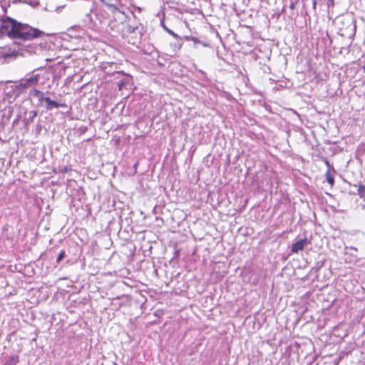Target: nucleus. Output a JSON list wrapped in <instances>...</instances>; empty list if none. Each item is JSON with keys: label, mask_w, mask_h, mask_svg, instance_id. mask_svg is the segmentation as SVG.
Returning a JSON list of instances; mask_svg holds the SVG:
<instances>
[{"label": "nucleus", "mask_w": 365, "mask_h": 365, "mask_svg": "<svg viewBox=\"0 0 365 365\" xmlns=\"http://www.w3.org/2000/svg\"><path fill=\"white\" fill-rule=\"evenodd\" d=\"M110 27H111V29H114V28H115V26H112L111 23L110 24Z\"/></svg>", "instance_id": "nucleus-19"}, {"label": "nucleus", "mask_w": 365, "mask_h": 365, "mask_svg": "<svg viewBox=\"0 0 365 365\" xmlns=\"http://www.w3.org/2000/svg\"><path fill=\"white\" fill-rule=\"evenodd\" d=\"M325 164L327 166V169L329 168H334L333 166H331L327 159H325Z\"/></svg>", "instance_id": "nucleus-12"}, {"label": "nucleus", "mask_w": 365, "mask_h": 365, "mask_svg": "<svg viewBox=\"0 0 365 365\" xmlns=\"http://www.w3.org/2000/svg\"><path fill=\"white\" fill-rule=\"evenodd\" d=\"M11 360L14 363H17L19 361V356H13L11 358Z\"/></svg>", "instance_id": "nucleus-13"}, {"label": "nucleus", "mask_w": 365, "mask_h": 365, "mask_svg": "<svg viewBox=\"0 0 365 365\" xmlns=\"http://www.w3.org/2000/svg\"><path fill=\"white\" fill-rule=\"evenodd\" d=\"M357 194L360 198L363 199L365 201V185L362 184H359L357 185Z\"/></svg>", "instance_id": "nucleus-6"}, {"label": "nucleus", "mask_w": 365, "mask_h": 365, "mask_svg": "<svg viewBox=\"0 0 365 365\" xmlns=\"http://www.w3.org/2000/svg\"><path fill=\"white\" fill-rule=\"evenodd\" d=\"M64 257H65V251L64 250H61V252L59 253L58 257H57L56 262L58 263H59Z\"/></svg>", "instance_id": "nucleus-8"}, {"label": "nucleus", "mask_w": 365, "mask_h": 365, "mask_svg": "<svg viewBox=\"0 0 365 365\" xmlns=\"http://www.w3.org/2000/svg\"><path fill=\"white\" fill-rule=\"evenodd\" d=\"M178 48L180 50L181 48V44H179Z\"/></svg>", "instance_id": "nucleus-21"}, {"label": "nucleus", "mask_w": 365, "mask_h": 365, "mask_svg": "<svg viewBox=\"0 0 365 365\" xmlns=\"http://www.w3.org/2000/svg\"><path fill=\"white\" fill-rule=\"evenodd\" d=\"M113 365H118V364H117V363L114 362V363H113Z\"/></svg>", "instance_id": "nucleus-22"}, {"label": "nucleus", "mask_w": 365, "mask_h": 365, "mask_svg": "<svg viewBox=\"0 0 365 365\" xmlns=\"http://www.w3.org/2000/svg\"><path fill=\"white\" fill-rule=\"evenodd\" d=\"M327 6L333 8L334 6V0H328Z\"/></svg>", "instance_id": "nucleus-9"}, {"label": "nucleus", "mask_w": 365, "mask_h": 365, "mask_svg": "<svg viewBox=\"0 0 365 365\" xmlns=\"http://www.w3.org/2000/svg\"><path fill=\"white\" fill-rule=\"evenodd\" d=\"M190 41H192L194 43H200V40L197 38V37H195V36H191L190 38Z\"/></svg>", "instance_id": "nucleus-10"}, {"label": "nucleus", "mask_w": 365, "mask_h": 365, "mask_svg": "<svg viewBox=\"0 0 365 365\" xmlns=\"http://www.w3.org/2000/svg\"><path fill=\"white\" fill-rule=\"evenodd\" d=\"M30 94L31 96H36V97H38V98H41V100H42V98H43V93L41 91L37 90V89H32L31 91H30Z\"/></svg>", "instance_id": "nucleus-7"}, {"label": "nucleus", "mask_w": 365, "mask_h": 365, "mask_svg": "<svg viewBox=\"0 0 365 365\" xmlns=\"http://www.w3.org/2000/svg\"><path fill=\"white\" fill-rule=\"evenodd\" d=\"M339 21H340V22L343 24L344 21V19L342 18H340V19H339Z\"/></svg>", "instance_id": "nucleus-18"}, {"label": "nucleus", "mask_w": 365, "mask_h": 365, "mask_svg": "<svg viewBox=\"0 0 365 365\" xmlns=\"http://www.w3.org/2000/svg\"><path fill=\"white\" fill-rule=\"evenodd\" d=\"M109 7L111 8V9H113L115 10H117V8L115 6H113V5H109Z\"/></svg>", "instance_id": "nucleus-17"}, {"label": "nucleus", "mask_w": 365, "mask_h": 365, "mask_svg": "<svg viewBox=\"0 0 365 365\" xmlns=\"http://www.w3.org/2000/svg\"><path fill=\"white\" fill-rule=\"evenodd\" d=\"M336 174V170L334 168H329L326 172V179L327 182L330 185V187H332L334 185V176Z\"/></svg>", "instance_id": "nucleus-4"}, {"label": "nucleus", "mask_w": 365, "mask_h": 365, "mask_svg": "<svg viewBox=\"0 0 365 365\" xmlns=\"http://www.w3.org/2000/svg\"><path fill=\"white\" fill-rule=\"evenodd\" d=\"M289 8L291 9H294L295 8V4H294V3L291 4V5L289 6Z\"/></svg>", "instance_id": "nucleus-16"}, {"label": "nucleus", "mask_w": 365, "mask_h": 365, "mask_svg": "<svg viewBox=\"0 0 365 365\" xmlns=\"http://www.w3.org/2000/svg\"><path fill=\"white\" fill-rule=\"evenodd\" d=\"M363 70H364V72L365 73V60H364V65L363 66Z\"/></svg>", "instance_id": "nucleus-20"}, {"label": "nucleus", "mask_w": 365, "mask_h": 365, "mask_svg": "<svg viewBox=\"0 0 365 365\" xmlns=\"http://www.w3.org/2000/svg\"><path fill=\"white\" fill-rule=\"evenodd\" d=\"M192 36H185L184 37V38L186 40V41H190V38H191Z\"/></svg>", "instance_id": "nucleus-15"}, {"label": "nucleus", "mask_w": 365, "mask_h": 365, "mask_svg": "<svg viewBox=\"0 0 365 365\" xmlns=\"http://www.w3.org/2000/svg\"><path fill=\"white\" fill-rule=\"evenodd\" d=\"M312 1H313L312 6H313V9L315 10L316 7H317V0H313Z\"/></svg>", "instance_id": "nucleus-14"}, {"label": "nucleus", "mask_w": 365, "mask_h": 365, "mask_svg": "<svg viewBox=\"0 0 365 365\" xmlns=\"http://www.w3.org/2000/svg\"><path fill=\"white\" fill-rule=\"evenodd\" d=\"M168 33L172 35L174 38H180V37L175 33H174L173 31L171 30H168Z\"/></svg>", "instance_id": "nucleus-11"}, {"label": "nucleus", "mask_w": 365, "mask_h": 365, "mask_svg": "<svg viewBox=\"0 0 365 365\" xmlns=\"http://www.w3.org/2000/svg\"><path fill=\"white\" fill-rule=\"evenodd\" d=\"M38 82V75H34L28 78L21 80L19 87L21 88H29L37 85Z\"/></svg>", "instance_id": "nucleus-2"}, {"label": "nucleus", "mask_w": 365, "mask_h": 365, "mask_svg": "<svg viewBox=\"0 0 365 365\" xmlns=\"http://www.w3.org/2000/svg\"><path fill=\"white\" fill-rule=\"evenodd\" d=\"M0 33L6 34L11 38H21L25 41L38 38L42 34L38 29L33 28L28 24L19 23L9 17L2 20L0 26Z\"/></svg>", "instance_id": "nucleus-1"}, {"label": "nucleus", "mask_w": 365, "mask_h": 365, "mask_svg": "<svg viewBox=\"0 0 365 365\" xmlns=\"http://www.w3.org/2000/svg\"><path fill=\"white\" fill-rule=\"evenodd\" d=\"M310 242L307 239H301L299 241L293 243L291 247V252L292 254H297L299 251L304 250L306 245L309 244Z\"/></svg>", "instance_id": "nucleus-3"}, {"label": "nucleus", "mask_w": 365, "mask_h": 365, "mask_svg": "<svg viewBox=\"0 0 365 365\" xmlns=\"http://www.w3.org/2000/svg\"><path fill=\"white\" fill-rule=\"evenodd\" d=\"M42 101H45L47 103V110H51L53 108H58L60 106V105L57 102L51 100L48 97L43 98Z\"/></svg>", "instance_id": "nucleus-5"}]
</instances>
